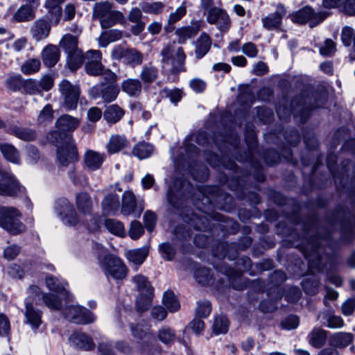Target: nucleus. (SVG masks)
<instances>
[{"mask_svg":"<svg viewBox=\"0 0 355 355\" xmlns=\"http://www.w3.org/2000/svg\"><path fill=\"white\" fill-rule=\"evenodd\" d=\"M0 150L3 157L9 162L19 164L20 157L18 150L12 144H0Z\"/></svg>","mask_w":355,"mask_h":355,"instance_id":"39","label":"nucleus"},{"mask_svg":"<svg viewBox=\"0 0 355 355\" xmlns=\"http://www.w3.org/2000/svg\"><path fill=\"white\" fill-rule=\"evenodd\" d=\"M157 217L152 211H147L144 215V222L148 231L152 232L155 226Z\"/></svg>","mask_w":355,"mask_h":355,"instance_id":"59","label":"nucleus"},{"mask_svg":"<svg viewBox=\"0 0 355 355\" xmlns=\"http://www.w3.org/2000/svg\"><path fill=\"white\" fill-rule=\"evenodd\" d=\"M202 22L197 21L191 26H183L176 29L175 35L180 44H184L187 40L196 36L202 27Z\"/></svg>","mask_w":355,"mask_h":355,"instance_id":"22","label":"nucleus"},{"mask_svg":"<svg viewBox=\"0 0 355 355\" xmlns=\"http://www.w3.org/2000/svg\"><path fill=\"white\" fill-rule=\"evenodd\" d=\"M60 57V52L55 45H47L42 52V59L44 65L52 67L56 64Z\"/></svg>","mask_w":355,"mask_h":355,"instance_id":"24","label":"nucleus"},{"mask_svg":"<svg viewBox=\"0 0 355 355\" xmlns=\"http://www.w3.org/2000/svg\"><path fill=\"white\" fill-rule=\"evenodd\" d=\"M85 218L80 221L89 232L97 231L100 227L99 218L97 215L89 214L83 216Z\"/></svg>","mask_w":355,"mask_h":355,"instance_id":"49","label":"nucleus"},{"mask_svg":"<svg viewBox=\"0 0 355 355\" xmlns=\"http://www.w3.org/2000/svg\"><path fill=\"white\" fill-rule=\"evenodd\" d=\"M46 285L48 288L56 293L61 301V297H68L67 291H66V283L63 280L54 277L53 276H47L45 279Z\"/></svg>","mask_w":355,"mask_h":355,"instance_id":"30","label":"nucleus"},{"mask_svg":"<svg viewBox=\"0 0 355 355\" xmlns=\"http://www.w3.org/2000/svg\"><path fill=\"white\" fill-rule=\"evenodd\" d=\"M120 202L119 196L110 193L102 201L103 212L107 215L114 214L119 209Z\"/></svg>","mask_w":355,"mask_h":355,"instance_id":"34","label":"nucleus"},{"mask_svg":"<svg viewBox=\"0 0 355 355\" xmlns=\"http://www.w3.org/2000/svg\"><path fill=\"white\" fill-rule=\"evenodd\" d=\"M69 340L72 345L85 350L94 349L95 346L92 338L85 333L75 332Z\"/></svg>","mask_w":355,"mask_h":355,"instance_id":"26","label":"nucleus"},{"mask_svg":"<svg viewBox=\"0 0 355 355\" xmlns=\"http://www.w3.org/2000/svg\"><path fill=\"white\" fill-rule=\"evenodd\" d=\"M123 114V109L117 105H112L106 108L103 116L108 123H114L119 121Z\"/></svg>","mask_w":355,"mask_h":355,"instance_id":"41","label":"nucleus"},{"mask_svg":"<svg viewBox=\"0 0 355 355\" xmlns=\"http://www.w3.org/2000/svg\"><path fill=\"white\" fill-rule=\"evenodd\" d=\"M8 132L26 141H33L37 137L35 131L33 129L16 125L10 127L8 130Z\"/></svg>","mask_w":355,"mask_h":355,"instance_id":"35","label":"nucleus"},{"mask_svg":"<svg viewBox=\"0 0 355 355\" xmlns=\"http://www.w3.org/2000/svg\"><path fill=\"white\" fill-rule=\"evenodd\" d=\"M105 159V153L87 150L83 155L84 167L89 171H97L101 168Z\"/></svg>","mask_w":355,"mask_h":355,"instance_id":"19","label":"nucleus"},{"mask_svg":"<svg viewBox=\"0 0 355 355\" xmlns=\"http://www.w3.org/2000/svg\"><path fill=\"white\" fill-rule=\"evenodd\" d=\"M336 51V44L331 40H327L320 49V52L325 56H330Z\"/></svg>","mask_w":355,"mask_h":355,"instance_id":"62","label":"nucleus"},{"mask_svg":"<svg viewBox=\"0 0 355 355\" xmlns=\"http://www.w3.org/2000/svg\"><path fill=\"white\" fill-rule=\"evenodd\" d=\"M144 227L139 221L135 220L131 223L128 232L131 239H138L144 234Z\"/></svg>","mask_w":355,"mask_h":355,"instance_id":"57","label":"nucleus"},{"mask_svg":"<svg viewBox=\"0 0 355 355\" xmlns=\"http://www.w3.org/2000/svg\"><path fill=\"white\" fill-rule=\"evenodd\" d=\"M55 210L63 223L67 225H76L80 220L74 208L67 199L57 200Z\"/></svg>","mask_w":355,"mask_h":355,"instance_id":"14","label":"nucleus"},{"mask_svg":"<svg viewBox=\"0 0 355 355\" xmlns=\"http://www.w3.org/2000/svg\"><path fill=\"white\" fill-rule=\"evenodd\" d=\"M57 160L60 165L67 166L78 160V154L71 135H66L63 142H57Z\"/></svg>","mask_w":355,"mask_h":355,"instance_id":"7","label":"nucleus"},{"mask_svg":"<svg viewBox=\"0 0 355 355\" xmlns=\"http://www.w3.org/2000/svg\"><path fill=\"white\" fill-rule=\"evenodd\" d=\"M121 90L131 97H137L141 92L142 83L137 78H128L121 83Z\"/></svg>","mask_w":355,"mask_h":355,"instance_id":"31","label":"nucleus"},{"mask_svg":"<svg viewBox=\"0 0 355 355\" xmlns=\"http://www.w3.org/2000/svg\"><path fill=\"white\" fill-rule=\"evenodd\" d=\"M143 210V202L137 204L133 193L125 191L122 198L121 213L125 216L133 215L134 217L139 218Z\"/></svg>","mask_w":355,"mask_h":355,"instance_id":"16","label":"nucleus"},{"mask_svg":"<svg viewBox=\"0 0 355 355\" xmlns=\"http://www.w3.org/2000/svg\"><path fill=\"white\" fill-rule=\"evenodd\" d=\"M24 82L20 75H16L8 77L6 80V85L9 89L16 92L21 88L24 89Z\"/></svg>","mask_w":355,"mask_h":355,"instance_id":"51","label":"nucleus"},{"mask_svg":"<svg viewBox=\"0 0 355 355\" xmlns=\"http://www.w3.org/2000/svg\"><path fill=\"white\" fill-rule=\"evenodd\" d=\"M341 40L346 46H351L353 42L354 47L355 48V33L353 28L349 26L344 27L341 33Z\"/></svg>","mask_w":355,"mask_h":355,"instance_id":"53","label":"nucleus"},{"mask_svg":"<svg viewBox=\"0 0 355 355\" xmlns=\"http://www.w3.org/2000/svg\"><path fill=\"white\" fill-rule=\"evenodd\" d=\"M92 15L99 20L103 28L112 27L119 23L124 24L125 19L123 14L112 9V4L107 1L96 3L93 7Z\"/></svg>","mask_w":355,"mask_h":355,"instance_id":"2","label":"nucleus"},{"mask_svg":"<svg viewBox=\"0 0 355 355\" xmlns=\"http://www.w3.org/2000/svg\"><path fill=\"white\" fill-rule=\"evenodd\" d=\"M80 123L78 119L69 114H63L57 119L55 125L61 132H73L79 126Z\"/></svg>","mask_w":355,"mask_h":355,"instance_id":"28","label":"nucleus"},{"mask_svg":"<svg viewBox=\"0 0 355 355\" xmlns=\"http://www.w3.org/2000/svg\"><path fill=\"white\" fill-rule=\"evenodd\" d=\"M59 90L64 101V105L68 110H75L77 107L80 91L77 85L63 80L59 84Z\"/></svg>","mask_w":355,"mask_h":355,"instance_id":"9","label":"nucleus"},{"mask_svg":"<svg viewBox=\"0 0 355 355\" xmlns=\"http://www.w3.org/2000/svg\"><path fill=\"white\" fill-rule=\"evenodd\" d=\"M242 52L249 58H255L258 54V49L252 42H247L241 47Z\"/></svg>","mask_w":355,"mask_h":355,"instance_id":"61","label":"nucleus"},{"mask_svg":"<svg viewBox=\"0 0 355 355\" xmlns=\"http://www.w3.org/2000/svg\"><path fill=\"white\" fill-rule=\"evenodd\" d=\"M158 337L163 343L170 344L174 341L175 334L170 328L163 327L159 331Z\"/></svg>","mask_w":355,"mask_h":355,"instance_id":"55","label":"nucleus"},{"mask_svg":"<svg viewBox=\"0 0 355 355\" xmlns=\"http://www.w3.org/2000/svg\"><path fill=\"white\" fill-rule=\"evenodd\" d=\"M53 119V110L51 105L47 104L40 111L38 116L37 121L39 123L45 124L51 122Z\"/></svg>","mask_w":355,"mask_h":355,"instance_id":"50","label":"nucleus"},{"mask_svg":"<svg viewBox=\"0 0 355 355\" xmlns=\"http://www.w3.org/2000/svg\"><path fill=\"white\" fill-rule=\"evenodd\" d=\"M122 37V32L117 29H111L103 32L98 38L100 47H106L110 43L119 40Z\"/></svg>","mask_w":355,"mask_h":355,"instance_id":"36","label":"nucleus"},{"mask_svg":"<svg viewBox=\"0 0 355 355\" xmlns=\"http://www.w3.org/2000/svg\"><path fill=\"white\" fill-rule=\"evenodd\" d=\"M186 13L187 7L184 3H182L174 12L170 14L167 24L164 27L165 31L168 33L172 32L175 28L174 24L180 21Z\"/></svg>","mask_w":355,"mask_h":355,"instance_id":"37","label":"nucleus"},{"mask_svg":"<svg viewBox=\"0 0 355 355\" xmlns=\"http://www.w3.org/2000/svg\"><path fill=\"white\" fill-rule=\"evenodd\" d=\"M93 250L98 260V263L106 275L116 279H122L127 275V268L119 257L109 254L100 244L96 243Z\"/></svg>","mask_w":355,"mask_h":355,"instance_id":"1","label":"nucleus"},{"mask_svg":"<svg viewBox=\"0 0 355 355\" xmlns=\"http://www.w3.org/2000/svg\"><path fill=\"white\" fill-rule=\"evenodd\" d=\"M354 340V336L347 332H336L329 338V344L335 348H344Z\"/></svg>","mask_w":355,"mask_h":355,"instance_id":"29","label":"nucleus"},{"mask_svg":"<svg viewBox=\"0 0 355 355\" xmlns=\"http://www.w3.org/2000/svg\"><path fill=\"white\" fill-rule=\"evenodd\" d=\"M229 327V322L226 316L219 315L215 318L212 329L215 334H225Z\"/></svg>","mask_w":355,"mask_h":355,"instance_id":"47","label":"nucleus"},{"mask_svg":"<svg viewBox=\"0 0 355 355\" xmlns=\"http://www.w3.org/2000/svg\"><path fill=\"white\" fill-rule=\"evenodd\" d=\"M20 211L15 207H0V226L11 234L23 232L26 227L19 220Z\"/></svg>","mask_w":355,"mask_h":355,"instance_id":"5","label":"nucleus"},{"mask_svg":"<svg viewBox=\"0 0 355 355\" xmlns=\"http://www.w3.org/2000/svg\"><path fill=\"white\" fill-rule=\"evenodd\" d=\"M286 12L287 10L283 4H277L275 12L270 13L261 19L263 28L268 31L279 29L282 26V19Z\"/></svg>","mask_w":355,"mask_h":355,"instance_id":"17","label":"nucleus"},{"mask_svg":"<svg viewBox=\"0 0 355 355\" xmlns=\"http://www.w3.org/2000/svg\"><path fill=\"white\" fill-rule=\"evenodd\" d=\"M162 302L168 310L172 313L177 311L180 307V302L171 291H166L164 293Z\"/></svg>","mask_w":355,"mask_h":355,"instance_id":"43","label":"nucleus"},{"mask_svg":"<svg viewBox=\"0 0 355 355\" xmlns=\"http://www.w3.org/2000/svg\"><path fill=\"white\" fill-rule=\"evenodd\" d=\"M132 281L141 292L137 300V310L140 312L145 311L151 304L153 288L150 285L146 277L142 275H135L132 277Z\"/></svg>","mask_w":355,"mask_h":355,"instance_id":"8","label":"nucleus"},{"mask_svg":"<svg viewBox=\"0 0 355 355\" xmlns=\"http://www.w3.org/2000/svg\"><path fill=\"white\" fill-rule=\"evenodd\" d=\"M148 254V248L147 247H142L141 248L129 250L126 253V257L129 261L139 266L145 261Z\"/></svg>","mask_w":355,"mask_h":355,"instance_id":"38","label":"nucleus"},{"mask_svg":"<svg viewBox=\"0 0 355 355\" xmlns=\"http://www.w3.org/2000/svg\"><path fill=\"white\" fill-rule=\"evenodd\" d=\"M105 225L110 233L121 237L125 236V227L121 222L115 219H107Z\"/></svg>","mask_w":355,"mask_h":355,"instance_id":"44","label":"nucleus"},{"mask_svg":"<svg viewBox=\"0 0 355 355\" xmlns=\"http://www.w3.org/2000/svg\"><path fill=\"white\" fill-rule=\"evenodd\" d=\"M22 189L12 175L0 171V195L15 196L21 193Z\"/></svg>","mask_w":355,"mask_h":355,"instance_id":"18","label":"nucleus"},{"mask_svg":"<svg viewBox=\"0 0 355 355\" xmlns=\"http://www.w3.org/2000/svg\"><path fill=\"white\" fill-rule=\"evenodd\" d=\"M211 40L206 33H202L196 42L195 54L198 59L203 58L210 50Z\"/></svg>","mask_w":355,"mask_h":355,"instance_id":"32","label":"nucleus"},{"mask_svg":"<svg viewBox=\"0 0 355 355\" xmlns=\"http://www.w3.org/2000/svg\"><path fill=\"white\" fill-rule=\"evenodd\" d=\"M53 86V80L49 75H45L37 80L29 78L24 82V92L29 95L43 96V92L50 90Z\"/></svg>","mask_w":355,"mask_h":355,"instance_id":"11","label":"nucleus"},{"mask_svg":"<svg viewBox=\"0 0 355 355\" xmlns=\"http://www.w3.org/2000/svg\"><path fill=\"white\" fill-rule=\"evenodd\" d=\"M324 317L326 318L327 324V326L329 328L336 329V328H341L344 326V321L343 318L340 316L335 315L333 314H331L329 313H320L318 315V319L320 318V317Z\"/></svg>","mask_w":355,"mask_h":355,"instance_id":"48","label":"nucleus"},{"mask_svg":"<svg viewBox=\"0 0 355 355\" xmlns=\"http://www.w3.org/2000/svg\"><path fill=\"white\" fill-rule=\"evenodd\" d=\"M130 146V143L125 136L113 135L110 137L106 145V148L109 153L114 154L122 151Z\"/></svg>","mask_w":355,"mask_h":355,"instance_id":"23","label":"nucleus"},{"mask_svg":"<svg viewBox=\"0 0 355 355\" xmlns=\"http://www.w3.org/2000/svg\"><path fill=\"white\" fill-rule=\"evenodd\" d=\"M211 310V303L207 300H205L198 304L196 313L200 318H206L210 314Z\"/></svg>","mask_w":355,"mask_h":355,"instance_id":"58","label":"nucleus"},{"mask_svg":"<svg viewBox=\"0 0 355 355\" xmlns=\"http://www.w3.org/2000/svg\"><path fill=\"white\" fill-rule=\"evenodd\" d=\"M60 47L67 55V64L74 71L83 64V51L78 48V36L67 33L62 36Z\"/></svg>","mask_w":355,"mask_h":355,"instance_id":"3","label":"nucleus"},{"mask_svg":"<svg viewBox=\"0 0 355 355\" xmlns=\"http://www.w3.org/2000/svg\"><path fill=\"white\" fill-rule=\"evenodd\" d=\"M204 15L209 24L216 25L221 32H227L231 26L232 22L229 15L220 6L213 8L205 12Z\"/></svg>","mask_w":355,"mask_h":355,"instance_id":"10","label":"nucleus"},{"mask_svg":"<svg viewBox=\"0 0 355 355\" xmlns=\"http://www.w3.org/2000/svg\"><path fill=\"white\" fill-rule=\"evenodd\" d=\"M159 250L162 257L168 261L171 260L174 257L175 250L168 243H162L159 245Z\"/></svg>","mask_w":355,"mask_h":355,"instance_id":"64","label":"nucleus"},{"mask_svg":"<svg viewBox=\"0 0 355 355\" xmlns=\"http://www.w3.org/2000/svg\"><path fill=\"white\" fill-rule=\"evenodd\" d=\"M327 336L328 331L320 328H314L308 334L307 339L311 346L320 348L326 343Z\"/></svg>","mask_w":355,"mask_h":355,"instance_id":"33","label":"nucleus"},{"mask_svg":"<svg viewBox=\"0 0 355 355\" xmlns=\"http://www.w3.org/2000/svg\"><path fill=\"white\" fill-rule=\"evenodd\" d=\"M163 94L168 98L172 103H177L180 101L182 97V92L178 89H170L165 88L162 90Z\"/></svg>","mask_w":355,"mask_h":355,"instance_id":"60","label":"nucleus"},{"mask_svg":"<svg viewBox=\"0 0 355 355\" xmlns=\"http://www.w3.org/2000/svg\"><path fill=\"white\" fill-rule=\"evenodd\" d=\"M104 66L101 61L96 62H86L85 69L87 74L94 76H100L103 73Z\"/></svg>","mask_w":355,"mask_h":355,"instance_id":"54","label":"nucleus"},{"mask_svg":"<svg viewBox=\"0 0 355 355\" xmlns=\"http://www.w3.org/2000/svg\"><path fill=\"white\" fill-rule=\"evenodd\" d=\"M159 76V69L152 62H149L142 66L139 77L141 83L150 85L155 82Z\"/></svg>","mask_w":355,"mask_h":355,"instance_id":"25","label":"nucleus"},{"mask_svg":"<svg viewBox=\"0 0 355 355\" xmlns=\"http://www.w3.org/2000/svg\"><path fill=\"white\" fill-rule=\"evenodd\" d=\"M42 313L40 310L36 309L32 302H25V323L29 324L32 329H37L42 324Z\"/></svg>","mask_w":355,"mask_h":355,"instance_id":"20","label":"nucleus"},{"mask_svg":"<svg viewBox=\"0 0 355 355\" xmlns=\"http://www.w3.org/2000/svg\"><path fill=\"white\" fill-rule=\"evenodd\" d=\"M28 297L26 299L28 302L29 299L37 302L40 299H42L45 305L53 310H59L61 308V302L58 296L51 293H42L40 288L35 285L30 286L27 289Z\"/></svg>","mask_w":355,"mask_h":355,"instance_id":"13","label":"nucleus"},{"mask_svg":"<svg viewBox=\"0 0 355 355\" xmlns=\"http://www.w3.org/2000/svg\"><path fill=\"white\" fill-rule=\"evenodd\" d=\"M35 17L32 6H21L13 15V19L17 22L27 21Z\"/></svg>","mask_w":355,"mask_h":355,"instance_id":"40","label":"nucleus"},{"mask_svg":"<svg viewBox=\"0 0 355 355\" xmlns=\"http://www.w3.org/2000/svg\"><path fill=\"white\" fill-rule=\"evenodd\" d=\"M76 206L79 213L83 216L92 213L93 202L87 193L81 192L76 195Z\"/></svg>","mask_w":355,"mask_h":355,"instance_id":"27","label":"nucleus"},{"mask_svg":"<svg viewBox=\"0 0 355 355\" xmlns=\"http://www.w3.org/2000/svg\"><path fill=\"white\" fill-rule=\"evenodd\" d=\"M329 13L326 11L315 12L311 6H305L291 15V20L297 24L308 23L310 27H314L321 23Z\"/></svg>","mask_w":355,"mask_h":355,"instance_id":"6","label":"nucleus"},{"mask_svg":"<svg viewBox=\"0 0 355 355\" xmlns=\"http://www.w3.org/2000/svg\"><path fill=\"white\" fill-rule=\"evenodd\" d=\"M41 67L40 60L36 58L28 59L21 66V71L26 76L35 73L39 71Z\"/></svg>","mask_w":355,"mask_h":355,"instance_id":"46","label":"nucleus"},{"mask_svg":"<svg viewBox=\"0 0 355 355\" xmlns=\"http://www.w3.org/2000/svg\"><path fill=\"white\" fill-rule=\"evenodd\" d=\"M64 0H46L45 6L49 10L52 15L55 14L56 16V21H59V18L62 15V10L60 5Z\"/></svg>","mask_w":355,"mask_h":355,"instance_id":"52","label":"nucleus"},{"mask_svg":"<svg viewBox=\"0 0 355 355\" xmlns=\"http://www.w3.org/2000/svg\"><path fill=\"white\" fill-rule=\"evenodd\" d=\"M161 55L162 62L164 64L170 65L172 72L178 73L185 71L186 55L182 47L168 44L162 49Z\"/></svg>","mask_w":355,"mask_h":355,"instance_id":"4","label":"nucleus"},{"mask_svg":"<svg viewBox=\"0 0 355 355\" xmlns=\"http://www.w3.org/2000/svg\"><path fill=\"white\" fill-rule=\"evenodd\" d=\"M299 318L296 315H290L282 322V326L287 330L296 329L299 325Z\"/></svg>","mask_w":355,"mask_h":355,"instance_id":"63","label":"nucleus"},{"mask_svg":"<svg viewBox=\"0 0 355 355\" xmlns=\"http://www.w3.org/2000/svg\"><path fill=\"white\" fill-rule=\"evenodd\" d=\"M63 312L67 320L76 324H87L95 320V317L89 310L78 305L67 306Z\"/></svg>","mask_w":355,"mask_h":355,"instance_id":"12","label":"nucleus"},{"mask_svg":"<svg viewBox=\"0 0 355 355\" xmlns=\"http://www.w3.org/2000/svg\"><path fill=\"white\" fill-rule=\"evenodd\" d=\"M119 93V89L116 85H106L100 83L92 87L89 90L90 96L96 99L101 98L105 102L114 101Z\"/></svg>","mask_w":355,"mask_h":355,"instance_id":"15","label":"nucleus"},{"mask_svg":"<svg viewBox=\"0 0 355 355\" xmlns=\"http://www.w3.org/2000/svg\"><path fill=\"white\" fill-rule=\"evenodd\" d=\"M83 62H96L102 60V53L98 50H88L85 53H83Z\"/></svg>","mask_w":355,"mask_h":355,"instance_id":"56","label":"nucleus"},{"mask_svg":"<svg viewBox=\"0 0 355 355\" xmlns=\"http://www.w3.org/2000/svg\"><path fill=\"white\" fill-rule=\"evenodd\" d=\"M125 60L132 67L141 65L144 61V55L135 49H127Z\"/></svg>","mask_w":355,"mask_h":355,"instance_id":"45","label":"nucleus"},{"mask_svg":"<svg viewBox=\"0 0 355 355\" xmlns=\"http://www.w3.org/2000/svg\"><path fill=\"white\" fill-rule=\"evenodd\" d=\"M51 28L50 21L46 19L41 18L34 22L31 28V33L33 38L38 42L49 36Z\"/></svg>","mask_w":355,"mask_h":355,"instance_id":"21","label":"nucleus"},{"mask_svg":"<svg viewBox=\"0 0 355 355\" xmlns=\"http://www.w3.org/2000/svg\"><path fill=\"white\" fill-rule=\"evenodd\" d=\"M153 150V146L146 142H140L132 148V154L140 159L149 157Z\"/></svg>","mask_w":355,"mask_h":355,"instance_id":"42","label":"nucleus"}]
</instances>
